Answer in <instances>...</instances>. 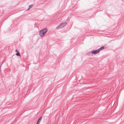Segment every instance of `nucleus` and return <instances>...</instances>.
<instances>
[{"instance_id":"nucleus-1","label":"nucleus","mask_w":124,"mask_h":124,"mask_svg":"<svg viewBox=\"0 0 124 124\" xmlns=\"http://www.w3.org/2000/svg\"><path fill=\"white\" fill-rule=\"evenodd\" d=\"M47 31L46 29H44L41 31L39 33V34L41 37L43 36L46 33Z\"/></svg>"},{"instance_id":"nucleus-2","label":"nucleus","mask_w":124,"mask_h":124,"mask_svg":"<svg viewBox=\"0 0 124 124\" xmlns=\"http://www.w3.org/2000/svg\"><path fill=\"white\" fill-rule=\"evenodd\" d=\"M42 117H40L39 119L38 120L36 124H39L40 123L42 119Z\"/></svg>"},{"instance_id":"nucleus-3","label":"nucleus","mask_w":124,"mask_h":124,"mask_svg":"<svg viewBox=\"0 0 124 124\" xmlns=\"http://www.w3.org/2000/svg\"><path fill=\"white\" fill-rule=\"evenodd\" d=\"M99 51V50H98V49L97 50H96L93 51L92 52V53L93 54H96L98 53Z\"/></svg>"},{"instance_id":"nucleus-4","label":"nucleus","mask_w":124,"mask_h":124,"mask_svg":"<svg viewBox=\"0 0 124 124\" xmlns=\"http://www.w3.org/2000/svg\"><path fill=\"white\" fill-rule=\"evenodd\" d=\"M16 52L17 53L16 54V55H17V56H20V54L18 52L17 50H16Z\"/></svg>"},{"instance_id":"nucleus-5","label":"nucleus","mask_w":124,"mask_h":124,"mask_svg":"<svg viewBox=\"0 0 124 124\" xmlns=\"http://www.w3.org/2000/svg\"><path fill=\"white\" fill-rule=\"evenodd\" d=\"M104 48V47H101L99 49H98L99 50V51H100L101 50L103 49Z\"/></svg>"},{"instance_id":"nucleus-6","label":"nucleus","mask_w":124,"mask_h":124,"mask_svg":"<svg viewBox=\"0 0 124 124\" xmlns=\"http://www.w3.org/2000/svg\"><path fill=\"white\" fill-rule=\"evenodd\" d=\"M32 5H30L29 6V8L28 9H29L30 8H31V7H32Z\"/></svg>"},{"instance_id":"nucleus-7","label":"nucleus","mask_w":124,"mask_h":124,"mask_svg":"<svg viewBox=\"0 0 124 124\" xmlns=\"http://www.w3.org/2000/svg\"><path fill=\"white\" fill-rule=\"evenodd\" d=\"M64 24L65 25H66V23H64Z\"/></svg>"}]
</instances>
